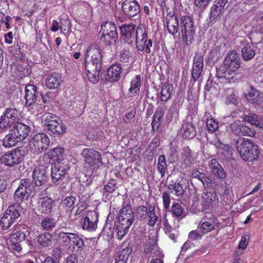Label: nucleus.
<instances>
[{
	"mask_svg": "<svg viewBox=\"0 0 263 263\" xmlns=\"http://www.w3.org/2000/svg\"><path fill=\"white\" fill-rule=\"evenodd\" d=\"M102 50L96 44H90L87 48L85 55V68L89 81L97 83L102 67Z\"/></svg>",
	"mask_w": 263,
	"mask_h": 263,
	"instance_id": "1",
	"label": "nucleus"
},
{
	"mask_svg": "<svg viewBox=\"0 0 263 263\" xmlns=\"http://www.w3.org/2000/svg\"><path fill=\"white\" fill-rule=\"evenodd\" d=\"M240 58L235 51H230L224 58L222 65L217 68V76L220 82L232 83L235 82L233 72L240 67Z\"/></svg>",
	"mask_w": 263,
	"mask_h": 263,
	"instance_id": "2",
	"label": "nucleus"
},
{
	"mask_svg": "<svg viewBox=\"0 0 263 263\" xmlns=\"http://www.w3.org/2000/svg\"><path fill=\"white\" fill-rule=\"evenodd\" d=\"M237 148L241 158L246 161H254L259 155L258 146L249 140H243Z\"/></svg>",
	"mask_w": 263,
	"mask_h": 263,
	"instance_id": "3",
	"label": "nucleus"
},
{
	"mask_svg": "<svg viewBox=\"0 0 263 263\" xmlns=\"http://www.w3.org/2000/svg\"><path fill=\"white\" fill-rule=\"evenodd\" d=\"M136 45L137 49L140 51H144L146 53H151L153 48L152 39H147V33L145 28L142 24L138 26L136 29Z\"/></svg>",
	"mask_w": 263,
	"mask_h": 263,
	"instance_id": "4",
	"label": "nucleus"
},
{
	"mask_svg": "<svg viewBox=\"0 0 263 263\" xmlns=\"http://www.w3.org/2000/svg\"><path fill=\"white\" fill-rule=\"evenodd\" d=\"M195 29L192 18L187 15L183 16L180 20L179 34L186 45L190 44L194 39Z\"/></svg>",
	"mask_w": 263,
	"mask_h": 263,
	"instance_id": "5",
	"label": "nucleus"
},
{
	"mask_svg": "<svg viewBox=\"0 0 263 263\" xmlns=\"http://www.w3.org/2000/svg\"><path fill=\"white\" fill-rule=\"evenodd\" d=\"M84 159V167L89 174L93 172L102 164V158L100 154L92 148H84L82 153Z\"/></svg>",
	"mask_w": 263,
	"mask_h": 263,
	"instance_id": "6",
	"label": "nucleus"
},
{
	"mask_svg": "<svg viewBox=\"0 0 263 263\" xmlns=\"http://www.w3.org/2000/svg\"><path fill=\"white\" fill-rule=\"evenodd\" d=\"M50 143V139L47 135L39 133L34 135L29 140V149L35 155L42 153L46 149Z\"/></svg>",
	"mask_w": 263,
	"mask_h": 263,
	"instance_id": "7",
	"label": "nucleus"
},
{
	"mask_svg": "<svg viewBox=\"0 0 263 263\" xmlns=\"http://www.w3.org/2000/svg\"><path fill=\"white\" fill-rule=\"evenodd\" d=\"M100 40L107 45L115 42L118 37L116 25L112 22H105L101 25L100 31Z\"/></svg>",
	"mask_w": 263,
	"mask_h": 263,
	"instance_id": "8",
	"label": "nucleus"
},
{
	"mask_svg": "<svg viewBox=\"0 0 263 263\" xmlns=\"http://www.w3.org/2000/svg\"><path fill=\"white\" fill-rule=\"evenodd\" d=\"M17 205H10L4 212L0 220V227L2 230H7L18 218L20 215Z\"/></svg>",
	"mask_w": 263,
	"mask_h": 263,
	"instance_id": "9",
	"label": "nucleus"
},
{
	"mask_svg": "<svg viewBox=\"0 0 263 263\" xmlns=\"http://www.w3.org/2000/svg\"><path fill=\"white\" fill-rule=\"evenodd\" d=\"M20 111L16 108H7L0 118V128L5 129L16 124L20 117Z\"/></svg>",
	"mask_w": 263,
	"mask_h": 263,
	"instance_id": "10",
	"label": "nucleus"
},
{
	"mask_svg": "<svg viewBox=\"0 0 263 263\" xmlns=\"http://www.w3.org/2000/svg\"><path fill=\"white\" fill-rule=\"evenodd\" d=\"M226 121L228 122L232 121L230 124V128L232 132L236 135L250 137H254L255 135V132L254 129L244 126L243 122L236 119L234 116H228L226 118Z\"/></svg>",
	"mask_w": 263,
	"mask_h": 263,
	"instance_id": "11",
	"label": "nucleus"
},
{
	"mask_svg": "<svg viewBox=\"0 0 263 263\" xmlns=\"http://www.w3.org/2000/svg\"><path fill=\"white\" fill-rule=\"evenodd\" d=\"M219 198L214 192L206 191L201 196V204L202 211L206 213L218 206Z\"/></svg>",
	"mask_w": 263,
	"mask_h": 263,
	"instance_id": "12",
	"label": "nucleus"
},
{
	"mask_svg": "<svg viewBox=\"0 0 263 263\" xmlns=\"http://www.w3.org/2000/svg\"><path fill=\"white\" fill-rule=\"evenodd\" d=\"M70 168V163H53L51 168V181L53 183H57L62 180L67 174Z\"/></svg>",
	"mask_w": 263,
	"mask_h": 263,
	"instance_id": "13",
	"label": "nucleus"
},
{
	"mask_svg": "<svg viewBox=\"0 0 263 263\" xmlns=\"http://www.w3.org/2000/svg\"><path fill=\"white\" fill-rule=\"evenodd\" d=\"M31 193V185L26 179H22L14 194V199L17 202L27 200Z\"/></svg>",
	"mask_w": 263,
	"mask_h": 263,
	"instance_id": "14",
	"label": "nucleus"
},
{
	"mask_svg": "<svg viewBox=\"0 0 263 263\" xmlns=\"http://www.w3.org/2000/svg\"><path fill=\"white\" fill-rule=\"evenodd\" d=\"M0 160L2 163L11 167L21 163L23 160V157L20 150L13 149L11 153L3 155Z\"/></svg>",
	"mask_w": 263,
	"mask_h": 263,
	"instance_id": "15",
	"label": "nucleus"
},
{
	"mask_svg": "<svg viewBox=\"0 0 263 263\" xmlns=\"http://www.w3.org/2000/svg\"><path fill=\"white\" fill-rule=\"evenodd\" d=\"M134 220V213L130 206H126L122 209L118 218L119 225L124 226L125 229H129Z\"/></svg>",
	"mask_w": 263,
	"mask_h": 263,
	"instance_id": "16",
	"label": "nucleus"
},
{
	"mask_svg": "<svg viewBox=\"0 0 263 263\" xmlns=\"http://www.w3.org/2000/svg\"><path fill=\"white\" fill-rule=\"evenodd\" d=\"M98 214L95 212L90 213L88 216L82 218L81 219L83 230L89 231H95L97 229Z\"/></svg>",
	"mask_w": 263,
	"mask_h": 263,
	"instance_id": "17",
	"label": "nucleus"
},
{
	"mask_svg": "<svg viewBox=\"0 0 263 263\" xmlns=\"http://www.w3.org/2000/svg\"><path fill=\"white\" fill-rule=\"evenodd\" d=\"M203 68V57L201 53H196L193 60L192 76L196 81L201 76Z\"/></svg>",
	"mask_w": 263,
	"mask_h": 263,
	"instance_id": "18",
	"label": "nucleus"
},
{
	"mask_svg": "<svg viewBox=\"0 0 263 263\" xmlns=\"http://www.w3.org/2000/svg\"><path fill=\"white\" fill-rule=\"evenodd\" d=\"M54 206V201L51 198L44 197L38 199L37 209L42 214L51 213Z\"/></svg>",
	"mask_w": 263,
	"mask_h": 263,
	"instance_id": "19",
	"label": "nucleus"
},
{
	"mask_svg": "<svg viewBox=\"0 0 263 263\" xmlns=\"http://www.w3.org/2000/svg\"><path fill=\"white\" fill-rule=\"evenodd\" d=\"M48 116L45 121V124L54 134L63 135L67 130L66 126L61 122L59 123L56 120H49Z\"/></svg>",
	"mask_w": 263,
	"mask_h": 263,
	"instance_id": "20",
	"label": "nucleus"
},
{
	"mask_svg": "<svg viewBox=\"0 0 263 263\" xmlns=\"http://www.w3.org/2000/svg\"><path fill=\"white\" fill-rule=\"evenodd\" d=\"M46 168L44 166L40 165L34 169L32 173V178L35 184L41 186L47 182Z\"/></svg>",
	"mask_w": 263,
	"mask_h": 263,
	"instance_id": "21",
	"label": "nucleus"
},
{
	"mask_svg": "<svg viewBox=\"0 0 263 263\" xmlns=\"http://www.w3.org/2000/svg\"><path fill=\"white\" fill-rule=\"evenodd\" d=\"M124 13L128 16H136L140 12V6L137 1L125 0L122 4Z\"/></svg>",
	"mask_w": 263,
	"mask_h": 263,
	"instance_id": "22",
	"label": "nucleus"
},
{
	"mask_svg": "<svg viewBox=\"0 0 263 263\" xmlns=\"http://www.w3.org/2000/svg\"><path fill=\"white\" fill-rule=\"evenodd\" d=\"M50 158L53 160V163H70L68 159L65 155V150L64 148L58 146L50 150L48 153Z\"/></svg>",
	"mask_w": 263,
	"mask_h": 263,
	"instance_id": "23",
	"label": "nucleus"
},
{
	"mask_svg": "<svg viewBox=\"0 0 263 263\" xmlns=\"http://www.w3.org/2000/svg\"><path fill=\"white\" fill-rule=\"evenodd\" d=\"M11 132L16 137L21 141L24 140L28 136L30 133V128L28 125L18 122L14 125Z\"/></svg>",
	"mask_w": 263,
	"mask_h": 263,
	"instance_id": "24",
	"label": "nucleus"
},
{
	"mask_svg": "<svg viewBox=\"0 0 263 263\" xmlns=\"http://www.w3.org/2000/svg\"><path fill=\"white\" fill-rule=\"evenodd\" d=\"M165 23L167 26L168 32L174 35L178 31L179 21L177 17L173 13H168L165 17Z\"/></svg>",
	"mask_w": 263,
	"mask_h": 263,
	"instance_id": "25",
	"label": "nucleus"
},
{
	"mask_svg": "<svg viewBox=\"0 0 263 263\" xmlns=\"http://www.w3.org/2000/svg\"><path fill=\"white\" fill-rule=\"evenodd\" d=\"M37 87L36 86L32 84H28L25 87L26 105L30 106L37 100Z\"/></svg>",
	"mask_w": 263,
	"mask_h": 263,
	"instance_id": "26",
	"label": "nucleus"
},
{
	"mask_svg": "<svg viewBox=\"0 0 263 263\" xmlns=\"http://www.w3.org/2000/svg\"><path fill=\"white\" fill-rule=\"evenodd\" d=\"M144 253L145 257L149 258L150 257L159 255L158 246L153 239H148L144 245Z\"/></svg>",
	"mask_w": 263,
	"mask_h": 263,
	"instance_id": "27",
	"label": "nucleus"
},
{
	"mask_svg": "<svg viewBox=\"0 0 263 263\" xmlns=\"http://www.w3.org/2000/svg\"><path fill=\"white\" fill-rule=\"evenodd\" d=\"M183 102V99L181 98L178 99V100H175L174 102L172 104L171 107L168 110V113L166 116V118L168 121H172L173 119H177L179 117V109Z\"/></svg>",
	"mask_w": 263,
	"mask_h": 263,
	"instance_id": "28",
	"label": "nucleus"
},
{
	"mask_svg": "<svg viewBox=\"0 0 263 263\" xmlns=\"http://www.w3.org/2000/svg\"><path fill=\"white\" fill-rule=\"evenodd\" d=\"M122 70L123 68L119 64L111 65L107 70L108 79L111 82H117L120 79Z\"/></svg>",
	"mask_w": 263,
	"mask_h": 263,
	"instance_id": "29",
	"label": "nucleus"
},
{
	"mask_svg": "<svg viewBox=\"0 0 263 263\" xmlns=\"http://www.w3.org/2000/svg\"><path fill=\"white\" fill-rule=\"evenodd\" d=\"M211 173L220 179L226 177V174L223 168L215 159H212L209 163Z\"/></svg>",
	"mask_w": 263,
	"mask_h": 263,
	"instance_id": "30",
	"label": "nucleus"
},
{
	"mask_svg": "<svg viewBox=\"0 0 263 263\" xmlns=\"http://www.w3.org/2000/svg\"><path fill=\"white\" fill-rule=\"evenodd\" d=\"M246 97L252 104H260L263 101V94L252 87L248 90Z\"/></svg>",
	"mask_w": 263,
	"mask_h": 263,
	"instance_id": "31",
	"label": "nucleus"
},
{
	"mask_svg": "<svg viewBox=\"0 0 263 263\" xmlns=\"http://www.w3.org/2000/svg\"><path fill=\"white\" fill-rule=\"evenodd\" d=\"M62 82V77L58 73H53L47 76L45 79V83L46 87L49 89H57Z\"/></svg>",
	"mask_w": 263,
	"mask_h": 263,
	"instance_id": "32",
	"label": "nucleus"
},
{
	"mask_svg": "<svg viewBox=\"0 0 263 263\" xmlns=\"http://www.w3.org/2000/svg\"><path fill=\"white\" fill-rule=\"evenodd\" d=\"M243 47L241 49V56L245 61L252 60L255 55V51L253 45L250 43H245V41L241 42Z\"/></svg>",
	"mask_w": 263,
	"mask_h": 263,
	"instance_id": "33",
	"label": "nucleus"
},
{
	"mask_svg": "<svg viewBox=\"0 0 263 263\" xmlns=\"http://www.w3.org/2000/svg\"><path fill=\"white\" fill-rule=\"evenodd\" d=\"M135 27L133 24H125L120 27L121 34L125 37L127 41L134 39Z\"/></svg>",
	"mask_w": 263,
	"mask_h": 263,
	"instance_id": "34",
	"label": "nucleus"
},
{
	"mask_svg": "<svg viewBox=\"0 0 263 263\" xmlns=\"http://www.w3.org/2000/svg\"><path fill=\"white\" fill-rule=\"evenodd\" d=\"M180 134L183 138L191 139L195 136L196 131L193 125L191 123L187 122L182 124Z\"/></svg>",
	"mask_w": 263,
	"mask_h": 263,
	"instance_id": "35",
	"label": "nucleus"
},
{
	"mask_svg": "<svg viewBox=\"0 0 263 263\" xmlns=\"http://www.w3.org/2000/svg\"><path fill=\"white\" fill-rule=\"evenodd\" d=\"M141 86V79L140 75H136L130 82L129 89V97L135 96L139 93Z\"/></svg>",
	"mask_w": 263,
	"mask_h": 263,
	"instance_id": "36",
	"label": "nucleus"
},
{
	"mask_svg": "<svg viewBox=\"0 0 263 263\" xmlns=\"http://www.w3.org/2000/svg\"><path fill=\"white\" fill-rule=\"evenodd\" d=\"M20 140L12 133L11 130L9 134L5 136L3 139V145L6 148H10L14 146Z\"/></svg>",
	"mask_w": 263,
	"mask_h": 263,
	"instance_id": "37",
	"label": "nucleus"
},
{
	"mask_svg": "<svg viewBox=\"0 0 263 263\" xmlns=\"http://www.w3.org/2000/svg\"><path fill=\"white\" fill-rule=\"evenodd\" d=\"M174 89L172 85L168 83H165L161 90V101L166 102L171 98Z\"/></svg>",
	"mask_w": 263,
	"mask_h": 263,
	"instance_id": "38",
	"label": "nucleus"
},
{
	"mask_svg": "<svg viewBox=\"0 0 263 263\" xmlns=\"http://www.w3.org/2000/svg\"><path fill=\"white\" fill-rule=\"evenodd\" d=\"M244 120L257 127L261 128L263 125L262 118L256 114H250L245 116Z\"/></svg>",
	"mask_w": 263,
	"mask_h": 263,
	"instance_id": "39",
	"label": "nucleus"
},
{
	"mask_svg": "<svg viewBox=\"0 0 263 263\" xmlns=\"http://www.w3.org/2000/svg\"><path fill=\"white\" fill-rule=\"evenodd\" d=\"M181 161L186 165L191 164L193 157L191 150L189 147H183L181 149L180 154Z\"/></svg>",
	"mask_w": 263,
	"mask_h": 263,
	"instance_id": "40",
	"label": "nucleus"
},
{
	"mask_svg": "<svg viewBox=\"0 0 263 263\" xmlns=\"http://www.w3.org/2000/svg\"><path fill=\"white\" fill-rule=\"evenodd\" d=\"M52 239L51 234L45 232L39 235L38 242L42 247H48L52 245Z\"/></svg>",
	"mask_w": 263,
	"mask_h": 263,
	"instance_id": "41",
	"label": "nucleus"
},
{
	"mask_svg": "<svg viewBox=\"0 0 263 263\" xmlns=\"http://www.w3.org/2000/svg\"><path fill=\"white\" fill-rule=\"evenodd\" d=\"M72 238L71 247L77 251L82 250L84 247V242L83 239L75 233Z\"/></svg>",
	"mask_w": 263,
	"mask_h": 263,
	"instance_id": "42",
	"label": "nucleus"
},
{
	"mask_svg": "<svg viewBox=\"0 0 263 263\" xmlns=\"http://www.w3.org/2000/svg\"><path fill=\"white\" fill-rule=\"evenodd\" d=\"M164 114L161 110H157L154 116L153 120L152 123V128L153 130H157L160 126L161 123L163 121Z\"/></svg>",
	"mask_w": 263,
	"mask_h": 263,
	"instance_id": "43",
	"label": "nucleus"
},
{
	"mask_svg": "<svg viewBox=\"0 0 263 263\" xmlns=\"http://www.w3.org/2000/svg\"><path fill=\"white\" fill-rule=\"evenodd\" d=\"M155 208L154 206L150 205L148 208V214L147 215V224L150 227H154L157 220L158 217L155 213Z\"/></svg>",
	"mask_w": 263,
	"mask_h": 263,
	"instance_id": "44",
	"label": "nucleus"
},
{
	"mask_svg": "<svg viewBox=\"0 0 263 263\" xmlns=\"http://www.w3.org/2000/svg\"><path fill=\"white\" fill-rule=\"evenodd\" d=\"M74 233H66L61 232L59 234V238L60 241L66 246H69L71 248V244L72 239V237Z\"/></svg>",
	"mask_w": 263,
	"mask_h": 263,
	"instance_id": "45",
	"label": "nucleus"
},
{
	"mask_svg": "<svg viewBox=\"0 0 263 263\" xmlns=\"http://www.w3.org/2000/svg\"><path fill=\"white\" fill-rule=\"evenodd\" d=\"M168 189L171 193L174 194L177 196L182 195L184 192L182 184L180 182L170 184L168 185Z\"/></svg>",
	"mask_w": 263,
	"mask_h": 263,
	"instance_id": "46",
	"label": "nucleus"
},
{
	"mask_svg": "<svg viewBox=\"0 0 263 263\" xmlns=\"http://www.w3.org/2000/svg\"><path fill=\"white\" fill-rule=\"evenodd\" d=\"M215 227L216 224L214 221L211 222L205 221L202 223L200 226H198V228L202 234L204 235L215 230Z\"/></svg>",
	"mask_w": 263,
	"mask_h": 263,
	"instance_id": "47",
	"label": "nucleus"
},
{
	"mask_svg": "<svg viewBox=\"0 0 263 263\" xmlns=\"http://www.w3.org/2000/svg\"><path fill=\"white\" fill-rule=\"evenodd\" d=\"M191 176L192 178H197L202 183L204 186H208L209 181L207 180L208 178L204 173L195 170L192 171Z\"/></svg>",
	"mask_w": 263,
	"mask_h": 263,
	"instance_id": "48",
	"label": "nucleus"
},
{
	"mask_svg": "<svg viewBox=\"0 0 263 263\" xmlns=\"http://www.w3.org/2000/svg\"><path fill=\"white\" fill-rule=\"evenodd\" d=\"M128 249L119 251L115 257V263H126L128 257Z\"/></svg>",
	"mask_w": 263,
	"mask_h": 263,
	"instance_id": "49",
	"label": "nucleus"
},
{
	"mask_svg": "<svg viewBox=\"0 0 263 263\" xmlns=\"http://www.w3.org/2000/svg\"><path fill=\"white\" fill-rule=\"evenodd\" d=\"M158 169L162 177L164 175L165 172L167 171V168L165 157L163 155L158 157Z\"/></svg>",
	"mask_w": 263,
	"mask_h": 263,
	"instance_id": "50",
	"label": "nucleus"
},
{
	"mask_svg": "<svg viewBox=\"0 0 263 263\" xmlns=\"http://www.w3.org/2000/svg\"><path fill=\"white\" fill-rule=\"evenodd\" d=\"M148 208L147 207L141 205L137 208L136 213L137 216L140 220L146 221L147 215L148 214Z\"/></svg>",
	"mask_w": 263,
	"mask_h": 263,
	"instance_id": "51",
	"label": "nucleus"
},
{
	"mask_svg": "<svg viewBox=\"0 0 263 263\" xmlns=\"http://www.w3.org/2000/svg\"><path fill=\"white\" fill-rule=\"evenodd\" d=\"M55 221L50 217H46L42 222L41 226L45 230H50L54 227Z\"/></svg>",
	"mask_w": 263,
	"mask_h": 263,
	"instance_id": "52",
	"label": "nucleus"
},
{
	"mask_svg": "<svg viewBox=\"0 0 263 263\" xmlns=\"http://www.w3.org/2000/svg\"><path fill=\"white\" fill-rule=\"evenodd\" d=\"M11 17L9 15H5L4 13L0 12V28L9 29L10 25L9 22L11 20Z\"/></svg>",
	"mask_w": 263,
	"mask_h": 263,
	"instance_id": "53",
	"label": "nucleus"
},
{
	"mask_svg": "<svg viewBox=\"0 0 263 263\" xmlns=\"http://www.w3.org/2000/svg\"><path fill=\"white\" fill-rule=\"evenodd\" d=\"M223 9L220 8L219 6L214 4L211 9L210 20L211 21H214L217 17H218Z\"/></svg>",
	"mask_w": 263,
	"mask_h": 263,
	"instance_id": "54",
	"label": "nucleus"
},
{
	"mask_svg": "<svg viewBox=\"0 0 263 263\" xmlns=\"http://www.w3.org/2000/svg\"><path fill=\"white\" fill-rule=\"evenodd\" d=\"M25 238V234L21 231H17L12 234L9 237V241L20 242L24 240Z\"/></svg>",
	"mask_w": 263,
	"mask_h": 263,
	"instance_id": "55",
	"label": "nucleus"
},
{
	"mask_svg": "<svg viewBox=\"0 0 263 263\" xmlns=\"http://www.w3.org/2000/svg\"><path fill=\"white\" fill-rule=\"evenodd\" d=\"M230 93L225 98L224 103L228 104H236L237 102V97L233 90L229 89Z\"/></svg>",
	"mask_w": 263,
	"mask_h": 263,
	"instance_id": "56",
	"label": "nucleus"
},
{
	"mask_svg": "<svg viewBox=\"0 0 263 263\" xmlns=\"http://www.w3.org/2000/svg\"><path fill=\"white\" fill-rule=\"evenodd\" d=\"M76 199L72 196L67 197L63 201V204L66 210L71 211L74 207Z\"/></svg>",
	"mask_w": 263,
	"mask_h": 263,
	"instance_id": "57",
	"label": "nucleus"
},
{
	"mask_svg": "<svg viewBox=\"0 0 263 263\" xmlns=\"http://www.w3.org/2000/svg\"><path fill=\"white\" fill-rule=\"evenodd\" d=\"M171 211L173 215L176 217H180L182 214L183 208L181 204L175 203L172 205Z\"/></svg>",
	"mask_w": 263,
	"mask_h": 263,
	"instance_id": "58",
	"label": "nucleus"
},
{
	"mask_svg": "<svg viewBox=\"0 0 263 263\" xmlns=\"http://www.w3.org/2000/svg\"><path fill=\"white\" fill-rule=\"evenodd\" d=\"M206 126L209 130L215 132L218 128V123L213 118H210L207 120Z\"/></svg>",
	"mask_w": 263,
	"mask_h": 263,
	"instance_id": "59",
	"label": "nucleus"
},
{
	"mask_svg": "<svg viewBox=\"0 0 263 263\" xmlns=\"http://www.w3.org/2000/svg\"><path fill=\"white\" fill-rule=\"evenodd\" d=\"M119 60L121 62L123 63H127L128 62L130 58V52L128 50H122L119 56Z\"/></svg>",
	"mask_w": 263,
	"mask_h": 263,
	"instance_id": "60",
	"label": "nucleus"
},
{
	"mask_svg": "<svg viewBox=\"0 0 263 263\" xmlns=\"http://www.w3.org/2000/svg\"><path fill=\"white\" fill-rule=\"evenodd\" d=\"M9 249L13 252H16L19 253V255L21 254V251L22 250V247L21 246L20 242H14L13 241L9 242Z\"/></svg>",
	"mask_w": 263,
	"mask_h": 263,
	"instance_id": "61",
	"label": "nucleus"
},
{
	"mask_svg": "<svg viewBox=\"0 0 263 263\" xmlns=\"http://www.w3.org/2000/svg\"><path fill=\"white\" fill-rule=\"evenodd\" d=\"M168 157L172 160H175L178 157V148L176 146L171 145L167 153Z\"/></svg>",
	"mask_w": 263,
	"mask_h": 263,
	"instance_id": "62",
	"label": "nucleus"
},
{
	"mask_svg": "<svg viewBox=\"0 0 263 263\" xmlns=\"http://www.w3.org/2000/svg\"><path fill=\"white\" fill-rule=\"evenodd\" d=\"M203 234H200L196 230L191 231L188 235L189 239L190 240H197L201 239Z\"/></svg>",
	"mask_w": 263,
	"mask_h": 263,
	"instance_id": "63",
	"label": "nucleus"
},
{
	"mask_svg": "<svg viewBox=\"0 0 263 263\" xmlns=\"http://www.w3.org/2000/svg\"><path fill=\"white\" fill-rule=\"evenodd\" d=\"M211 0H194L195 5L201 10L206 8Z\"/></svg>",
	"mask_w": 263,
	"mask_h": 263,
	"instance_id": "64",
	"label": "nucleus"
}]
</instances>
